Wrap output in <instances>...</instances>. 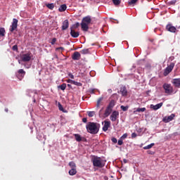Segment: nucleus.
<instances>
[{"mask_svg":"<svg viewBox=\"0 0 180 180\" xmlns=\"http://www.w3.org/2000/svg\"><path fill=\"white\" fill-rule=\"evenodd\" d=\"M68 88H71V84H68Z\"/></svg>","mask_w":180,"mask_h":180,"instance_id":"obj_54","label":"nucleus"},{"mask_svg":"<svg viewBox=\"0 0 180 180\" xmlns=\"http://www.w3.org/2000/svg\"><path fill=\"white\" fill-rule=\"evenodd\" d=\"M58 109L61 112H65V111H64V108H63V105H61V103H58Z\"/></svg>","mask_w":180,"mask_h":180,"instance_id":"obj_38","label":"nucleus"},{"mask_svg":"<svg viewBox=\"0 0 180 180\" xmlns=\"http://www.w3.org/2000/svg\"><path fill=\"white\" fill-rule=\"evenodd\" d=\"M166 29L167 30H168V32H170L171 33H175V32H176V27L173 26L172 24H168L166 26Z\"/></svg>","mask_w":180,"mask_h":180,"instance_id":"obj_12","label":"nucleus"},{"mask_svg":"<svg viewBox=\"0 0 180 180\" xmlns=\"http://www.w3.org/2000/svg\"><path fill=\"white\" fill-rule=\"evenodd\" d=\"M163 89H165V94L167 95H172V93L174 92V87L169 84H163Z\"/></svg>","mask_w":180,"mask_h":180,"instance_id":"obj_4","label":"nucleus"},{"mask_svg":"<svg viewBox=\"0 0 180 180\" xmlns=\"http://www.w3.org/2000/svg\"><path fill=\"white\" fill-rule=\"evenodd\" d=\"M73 85H76V86H82V83L73 80Z\"/></svg>","mask_w":180,"mask_h":180,"instance_id":"obj_35","label":"nucleus"},{"mask_svg":"<svg viewBox=\"0 0 180 180\" xmlns=\"http://www.w3.org/2000/svg\"><path fill=\"white\" fill-rule=\"evenodd\" d=\"M131 137H132V139H136V137H137V134L136 133H132L131 134Z\"/></svg>","mask_w":180,"mask_h":180,"instance_id":"obj_45","label":"nucleus"},{"mask_svg":"<svg viewBox=\"0 0 180 180\" xmlns=\"http://www.w3.org/2000/svg\"><path fill=\"white\" fill-rule=\"evenodd\" d=\"M46 8H48V9H50L51 11H53L54 9V4L51 3V4H45Z\"/></svg>","mask_w":180,"mask_h":180,"instance_id":"obj_25","label":"nucleus"},{"mask_svg":"<svg viewBox=\"0 0 180 180\" xmlns=\"http://www.w3.org/2000/svg\"><path fill=\"white\" fill-rule=\"evenodd\" d=\"M18 63H19V64H20V60H18Z\"/></svg>","mask_w":180,"mask_h":180,"instance_id":"obj_56","label":"nucleus"},{"mask_svg":"<svg viewBox=\"0 0 180 180\" xmlns=\"http://www.w3.org/2000/svg\"><path fill=\"white\" fill-rule=\"evenodd\" d=\"M67 88V84L63 83L60 86H58V89H61V91H65V89Z\"/></svg>","mask_w":180,"mask_h":180,"instance_id":"obj_23","label":"nucleus"},{"mask_svg":"<svg viewBox=\"0 0 180 180\" xmlns=\"http://www.w3.org/2000/svg\"><path fill=\"white\" fill-rule=\"evenodd\" d=\"M73 136L76 141H78L79 143L81 141H84V143H86L87 141L86 138L81 136L79 134H74Z\"/></svg>","mask_w":180,"mask_h":180,"instance_id":"obj_8","label":"nucleus"},{"mask_svg":"<svg viewBox=\"0 0 180 180\" xmlns=\"http://www.w3.org/2000/svg\"><path fill=\"white\" fill-rule=\"evenodd\" d=\"M18 73L21 75V78H23V77L26 75V72L23 69H20L18 71Z\"/></svg>","mask_w":180,"mask_h":180,"instance_id":"obj_26","label":"nucleus"},{"mask_svg":"<svg viewBox=\"0 0 180 180\" xmlns=\"http://www.w3.org/2000/svg\"><path fill=\"white\" fill-rule=\"evenodd\" d=\"M120 94H122V96H127V89H126V86H123L120 88Z\"/></svg>","mask_w":180,"mask_h":180,"instance_id":"obj_19","label":"nucleus"},{"mask_svg":"<svg viewBox=\"0 0 180 180\" xmlns=\"http://www.w3.org/2000/svg\"><path fill=\"white\" fill-rule=\"evenodd\" d=\"M87 115L89 117H94L95 116V111H88Z\"/></svg>","mask_w":180,"mask_h":180,"instance_id":"obj_30","label":"nucleus"},{"mask_svg":"<svg viewBox=\"0 0 180 180\" xmlns=\"http://www.w3.org/2000/svg\"><path fill=\"white\" fill-rule=\"evenodd\" d=\"M112 1L114 5H115V6H118V5L122 3V1L120 0H112Z\"/></svg>","mask_w":180,"mask_h":180,"instance_id":"obj_32","label":"nucleus"},{"mask_svg":"<svg viewBox=\"0 0 180 180\" xmlns=\"http://www.w3.org/2000/svg\"><path fill=\"white\" fill-rule=\"evenodd\" d=\"M112 108L107 107L104 112V117H108L112 113Z\"/></svg>","mask_w":180,"mask_h":180,"instance_id":"obj_20","label":"nucleus"},{"mask_svg":"<svg viewBox=\"0 0 180 180\" xmlns=\"http://www.w3.org/2000/svg\"><path fill=\"white\" fill-rule=\"evenodd\" d=\"M175 67V63H171L169 64V65H168L164 70L163 72V75L165 77H167V75H168V74H169V72H171L172 71V70H174V68Z\"/></svg>","mask_w":180,"mask_h":180,"instance_id":"obj_5","label":"nucleus"},{"mask_svg":"<svg viewBox=\"0 0 180 180\" xmlns=\"http://www.w3.org/2000/svg\"><path fill=\"white\" fill-rule=\"evenodd\" d=\"M56 41H57V39L53 38V39H52V41H51V44L52 45H54V44H56Z\"/></svg>","mask_w":180,"mask_h":180,"instance_id":"obj_40","label":"nucleus"},{"mask_svg":"<svg viewBox=\"0 0 180 180\" xmlns=\"http://www.w3.org/2000/svg\"><path fill=\"white\" fill-rule=\"evenodd\" d=\"M18 19L16 18H13V22L10 27V32H11V33H13V32H15V30H16L18 29Z\"/></svg>","mask_w":180,"mask_h":180,"instance_id":"obj_7","label":"nucleus"},{"mask_svg":"<svg viewBox=\"0 0 180 180\" xmlns=\"http://www.w3.org/2000/svg\"><path fill=\"white\" fill-rule=\"evenodd\" d=\"M79 27V22H76L72 25V29H78Z\"/></svg>","mask_w":180,"mask_h":180,"instance_id":"obj_37","label":"nucleus"},{"mask_svg":"<svg viewBox=\"0 0 180 180\" xmlns=\"http://www.w3.org/2000/svg\"><path fill=\"white\" fill-rule=\"evenodd\" d=\"M111 141H112V143H115L116 144V143H117V139L116 138H112Z\"/></svg>","mask_w":180,"mask_h":180,"instance_id":"obj_44","label":"nucleus"},{"mask_svg":"<svg viewBox=\"0 0 180 180\" xmlns=\"http://www.w3.org/2000/svg\"><path fill=\"white\" fill-rule=\"evenodd\" d=\"M92 162L94 167H96L97 168H103V167H105L103 160H102L101 158H99L98 156H94L93 158Z\"/></svg>","mask_w":180,"mask_h":180,"instance_id":"obj_3","label":"nucleus"},{"mask_svg":"<svg viewBox=\"0 0 180 180\" xmlns=\"http://www.w3.org/2000/svg\"><path fill=\"white\" fill-rule=\"evenodd\" d=\"M95 89H89V94H95Z\"/></svg>","mask_w":180,"mask_h":180,"instance_id":"obj_39","label":"nucleus"},{"mask_svg":"<svg viewBox=\"0 0 180 180\" xmlns=\"http://www.w3.org/2000/svg\"><path fill=\"white\" fill-rule=\"evenodd\" d=\"M70 36H72V37H74L75 39H77V37H79V32H75L74 29L70 28Z\"/></svg>","mask_w":180,"mask_h":180,"instance_id":"obj_14","label":"nucleus"},{"mask_svg":"<svg viewBox=\"0 0 180 180\" xmlns=\"http://www.w3.org/2000/svg\"><path fill=\"white\" fill-rule=\"evenodd\" d=\"M81 54H90L91 51H89V49H82L80 51Z\"/></svg>","mask_w":180,"mask_h":180,"instance_id":"obj_28","label":"nucleus"},{"mask_svg":"<svg viewBox=\"0 0 180 180\" xmlns=\"http://www.w3.org/2000/svg\"><path fill=\"white\" fill-rule=\"evenodd\" d=\"M12 50H13V51H18V45H14L12 47Z\"/></svg>","mask_w":180,"mask_h":180,"instance_id":"obj_41","label":"nucleus"},{"mask_svg":"<svg viewBox=\"0 0 180 180\" xmlns=\"http://www.w3.org/2000/svg\"><path fill=\"white\" fill-rule=\"evenodd\" d=\"M154 146H155V143H152L146 146H144L143 150H150V148H153V147H154Z\"/></svg>","mask_w":180,"mask_h":180,"instance_id":"obj_24","label":"nucleus"},{"mask_svg":"<svg viewBox=\"0 0 180 180\" xmlns=\"http://www.w3.org/2000/svg\"><path fill=\"white\" fill-rule=\"evenodd\" d=\"M115 95H116V94H112V96H115Z\"/></svg>","mask_w":180,"mask_h":180,"instance_id":"obj_55","label":"nucleus"},{"mask_svg":"<svg viewBox=\"0 0 180 180\" xmlns=\"http://www.w3.org/2000/svg\"><path fill=\"white\" fill-rule=\"evenodd\" d=\"M86 129L90 134H98L99 129H101V124L97 122H89L86 125Z\"/></svg>","mask_w":180,"mask_h":180,"instance_id":"obj_1","label":"nucleus"},{"mask_svg":"<svg viewBox=\"0 0 180 180\" xmlns=\"http://www.w3.org/2000/svg\"><path fill=\"white\" fill-rule=\"evenodd\" d=\"M20 58L24 63H27L32 60V53H24L21 56Z\"/></svg>","mask_w":180,"mask_h":180,"instance_id":"obj_6","label":"nucleus"},{"mask_svg":"<svg viewBox=\"0 0 180 180\" xmlns=\"http://www.w3.org/2000/svg\"><path fill=\"white\" fill-rule=\"evenodd\" d=\"M66 82H68V84H74V80L68 79V80H66Z\"/></svg>","mask_w":180,"mask_h":180,"instance_id":"obj_42","label":"nucleus"},{"mask_svg":"<svg viewBox=\"0 0 180 180\" xmlns=\"http://www.w3.org/2000/svg\"><path fill=\"white\" fill-rule=\"evenodd\" d=\"M72 58L75 61L80 60V58H81V53H79V52H78V51L74 52V53L72 55Z\"/></svg>","mask_w":180,"mask_h":180,"instance_id":"obj_13","label":"nucleus"},{"mask_svg":"<svg viewBox=\"0 0 180 180\" xmlns=\"http://www.w3.org/2000/svg\"><path fill=\"white\" fill-rule=\"evenodd\" d=\"M82 122H83V123H86L88 122V120L86 119V117H84L82 119Z\"/></svg>","mask_w":180,"mask_h":180,"instance_id":"obj_47","label":"nucleus"},{"mask_svg":"<svg viewBox=\"0 0 180 180\" xmlns=\"http://www.w3.org/2000/svg\"><path fill=\"white\" fill-rule=\"evenodd\" d=\"M162 105H163L162 103H160L158 104H156L155 105H154L153 104H151L150 109H153V110H158V109L162 107Z\"/></svg>","mask_w":180,"mask_h":180,"instance_id":"obj_16","label":"nucleus"},{"mask_svg":"<svg viewBox=\"0 0 180 180\" xmlns=\"http://www.w3.org/2000/svg\"><path fill=\"white\" fill-rule=\"evenodd\" d=\"M136 112H146V108H138L136 111H134V113H136Z\"/></svg>","mask_w":180,"mask_h":180,"instance_id":"obj_34","label":"nucleus"},{"mask_svg":"<svg viewBox=\"0 0 180 180\" xmlns=\"http://www.w3.org/2000/svg\"><path fill=\"white\" fill-rule=\"evenodd\" d=\"M70 26V22H68V20H65L63 22V25H62V30H67L68 27Z\"/></svg>","mask_w":180,"mask_h":180,"instance_id":"obj_17","label":"nucleus"},{"mask_svg":"<svg viewBox=\"0 0 180 180\" xmlns=\"http://www.w3.org/2000/svg\"><path fill=\"white\" fill-rule=\"evenodd\" d=\"M5 112H6V113H8V108H5Z\"/></svg>","mask_w":180,"mask_h":180,"instance_id":"obj_53","label":"nucleus"},{"mask_svg":"<svg viewBox=\"0 0 180 180\" xmlns=\"http://www.w3.org/2000/svg\"><path fill=\"white\" fill-rule=\"evenodd\" d=\"M115 105H116V101L115 100H111L107 107L113 110V108L115 107Z\"/></svg>","mask_w":180,"mask_h":180,"instance_id":"obj_22","label":"nucleus"},{"mask_svg":"<svg viewBox=\"0 0 180 180\" xmlns=\"http://www.w3.org/2000/svg\"><path fill=\"white\" fill-rule=\"evenodd\" d=\"M65 11H67V5L66 4H62L58 8L59 12H65Z\"/></svg>","mask_w":180,"mask_h":180,"instance_id":"obj_21","label":"nucleus"},{"mask_svg":"<svg viewBox=\"0 0 180 180\" xmlns=\"http://www.w3.org/2000/svg\"><path fill=\"white\" fill-rule=\"evenodd\" d=\"M5 37V28L0 27V37Z\"/></svg>","mask_w":180,"mask_h":180,"instance_id":"obj_29","label":"nucleus"},{"mask_svg":"<svg viewBox=\"0 0 180 180\" xmlns=\"http://www.w3.org/2000/svg\"><path fill=\"white\" fill-rule=\"evenodd\" d=\"M123 144V141L122 140H119L118 141V146H122Z\"/></svg>","mask_w":180,"mask_h":180,"instance_id":"obj_48","label":"nucleus"},{"mask_svg":"<svg viewBox=\"0 0 180 180\" xmlns=\"http://www.w3.org/2000/svg\"><path fill=\"white\" fill-rule=\"evenodd\" d=\"M109 127H110V122L105 121L104 126L103 127V131H108V129H109Z\"/></svg>","mask_w":180,"mask_h":180,"instance_id":"obj_18","label":"nucleus"},{"mask_svg":"<svg viewBox=\"0 0 180 180\" xmlns=\"http://www.w3.org/2000/svg\"><path fill=\"white\" fill-rule=\"evenodd\" d=\"M174 117H175V114H171L168 117H165L162 119V122H164L165 123H169V122H172V120H174Z\"/></svg>","mask_w":180,"mask_h":180,"instance_id":"obj_10","label":"nucleus"},{"mask_svg":"<svg viewBox=\"0 0 180 180\" xmlns=\"http://www.w3.org/2000/svg\"><path fill=\"white\" fill-rule=\"evenodd\" d=\"M69 175H77V169H71L70 170H69Z\"/></svg>","mask_w":180,"mask_h":180,"instance_id":"obj_27","label":"nucleus"},{"mask_svg":"<svg viewBox=\"0 0 180 180\" xmlns=\"http://www.w3.org/2000/svg\"><path fill=\"white\" fill-rule=\"evenodd\" d=\"M117 117H119V112L117 110H115L111 114L110 119L111 122H116V120H117Z\"/></svg>","mask_w":180,"mask_h":180,"instance_id":"obj_9","label":"nucleus"},{"mask_svg":"<svg viewBox=\"0 0 180 180\" xmlns=\"http://www.w3.org/2000/svg\"><path fill=\"white\" fill-rule=\"evenodd\" d=\"M123 162H124V164H127V160L124 159V160H123Z\"/></svg>","mask_w":180,"mask_h":180,"instance_id":"obj_52","label":"nucleus"},{"mask_svg":"<svg viewBox=\"0 0 180 180\" xmlns=\"http://www.w3.org/2000/svg\"><path fill=\"white\" fill-rule=\"evenodd\" d=\"M139 0H131L130 1L128 2L129 5H136V3Z\"/></svg>","mask_w":180,"mask_h":180,"instance_id":"obj_36","label":"nucleus"},{"mask_svg":"<svg viewBox=\"0 0 180 180\" xmlns=\"http://www.w3.org/2000/svg\"><path fill=\"white\" fill-rule=\"evenodd\" d=\"M108 94H112V89H109L108 90Z\"/></svg>","mask_w":180,"mask_h":180,"instance_id":"obj_51","label":"nucleus"},{"mask_svg":"<svg viewBox=\"0 0 180 180\" xmlns=\"http://www.w3.org/2000/svg\"><path fill=\"white\" fill-rule=\"evenodd\" d=\"M102 110H103V108H101L98 112L99 117H102Z\"/></svg>","mask_w":180,"mask_h":180,"instance_id":"obj_46","label":"nucleus"},{"mask_svg":"<svg viewBox=\"0 0 180 180\" xmlns=\"http://www.w3.org/2000/svg\"><path fill=\"white\" fill-rule=\"evenodd\" d=\"M103 105V96L98 98L96 103V108L99 109L101 106Z\"/></svg>","mask_w":180,"mask_h":180,"instance_id":"obj_15","label":"nucleus"},{"mask_svg":"<svg viewBox=\"0 0 180 180\" xmlns=\"http://www.w3.org/2000/svg\"><path fill=\"white\" fill-rule=\"evenodd\" d=\"M120 109H122V110H123V112H127V110H129V106L121 105Z\"/></svg>","mask_w":180,"mask_h":180,"instance_id":"obj_33","label":"nucleus"},{"mask_svg":"<svg viewBox=\"0 0 180 180\" xmlns=\"http://www.w3.org/2000/svg\"><path fill=\"white\" fill-rule=\"evenodd\" d=\"M69 166L70 167L71 169H77V165L74 162H69Z\"/></svg>","mask_w":180,"mask_h":180,"instance_id":"obj_31","label":"nucleus"},{"mask_svg":"<svg viewBox=\"0 0 180 180\" xmlns=\"http://www.w3.org/2000/svg\"><path fill=\"white\" fill-rule=\"evenodd\" d=\"M68 77H69L70 78H71V79H74V75H72V73L69 72V73H68Z\"/></svg>","mask_w":180,"mask_h":180,"instance_id":"obj_43","label":"nucleus"},{"mask_svg":"<svg viewBox=\"0 0 180 180\" xmlns=\"http://www.w3.org/2000/svg\"><path fill=\"white\" fill-rule=\"evenodd\" d=\"M148 154H150L151 155H153V154H154V152L151 150H148Z\"/></svg>","mask_w":180,"mask_h":180,"instance_id":"obj_49","label":"nucleus"},{"mask_svg":"<svg viewBox=\"0 0 180 180\" xmlns=\"http://www.w3.org/2000/svg\"><path fill=\"white\" fill-rule=\"evenodd\" d=\"M171 82L175 88H180V78L172 79Z\"/></svg>","mask_w":180,"mask_h":180,"instance_id":"obj_11","label":"nucleus"},{"mask_svg":"<svg viewBox=\"0 0 180 180\" xmlns=\"http://www.w3.org/2000/svg\"><path fill=\"white\" fill-rule=\"evenodd\" d=\"M92 22V19L91 18V16L87 15L86 17H84L82 20L81 22V27L83 32H88L89 29V25Z\"/></svg>","mask_w":180,"mask_h":180,"instance_id":"obj_2","label":"nucleus"},{"mask_svg":"<svg viewBox=\"0 0 180 180\" xmlns=\"http://www.w3.org/2000/svg\"><path fill=\"white\" fill-rule=\"evenodd\" d=\"M127 137V134H124L123 136H122V139H126Z\"/></svg>","mask_w":180,"mask_h":180,"instance_id":"obj_50","label":"nucleus"}]
</instances>
